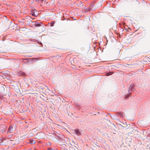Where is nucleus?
<instances>
[{
    "instance_id": "f257e3e1",
    "label": "nucleus",
    "mask_w": 150,
    "mask_h": 150,
    "mask_svg": "<svg viewBox=\"0 0 150 150\" xmlns=\"http://www.w3.org/2000/svg\"><path fill=\"white\" fill-rule=\"evenodd\" d=\"M15 129H14L12 125H10L7 131V133H12L15 131Z\"/></svg>"
},
{
    "instance_id": "f03ea898",
    "label": "nucleus",
    "mask_w": 150,
    "mask_h": 150,
    "mask_svg": "<svg viewBox=\"0 0 150 150\" xmlns=\"http://www.w3.org/2000/svg\"><path fill=\"white\" fill-rule=\"evenodd\" d=\"M35 12H37V11L35 8H33L31 11L30 13L33 16L36 17L38 16V14L37 13L36 14H35Z\"/></svg>"
},
{
    "instance_id": "7ed1b4c3",
    "label": "nucleus",
    "mask_w": 150,
    "mask_h": 150,
    "mask_svg": "<svg viewBox=\"0 0 150 150\" xmlns=\"http://www.w3.org/2000/svg\"><path fill=\"white\" fill-rule=\"evenodd\" d=\"M96 4L94 2H93L91 3L90 6L88 7V10H93V8L95 6Z\"/></svg>"
},
{
    "instance_id": "20e7f679",
    "label": "nucleus",
    "mask_w": 150,
    "mask_h": 150,
    "mask_svg": "<svg viewBox=\"0 0 150 150\" xmlns=\"http://www.w3.org/2000/svg\"><path fill=\"white\" fill-rule=\"evenodd\" d=\"M116 115L120 117H123V115L121 112H117L116 113Z\"/></svg>"
},
{
    "instance_id": "39448f33",
    "label": "nucleus",
    "mask_w": 150,
    "mask_h": 150,
    "mask_svg": "<svg viewBox=\"0 0 150 150\" xmlns=\"http://www.w3.org/2000/svg\"><path fill=\"white\" fill-rule=\"evenodd\" d=\"M6 128L5 126L1 127L0 128V131L2 133H4L6 132Z\"/></svg>"
},
{
    "instance_id": "423d86ee",
    "label": "nucleus",
    "mask_w": 150,
    "mask_h": 150,
    "mask_svg": "<svg viewBox=\"0 0 150 150\" xmlns=\"http://www.w3.org/2000/svg\"><path fill=\"white\" fill-rule=\"evenodd\" d=\"M43 23L42 22H40V23H38L37 21L35 22V23L34 24V25L35 27H39Z\"/></svg>"
},
{
    "instance_id": "0eeeda50",
    "label": "nucleus",
    "mask_w": 150,
    "mask_h": 150,
    "mask_svg": "<svg viewBox=\"0 0 150 150\" xmlns=\"http://www.w3.org/2000/svg\"><path fill=\"white\" fill-rule=\"evenodd\" d=\"M70 150H79L78 149L74 146L70 147Z\"/></svg>"
},
{
    "instance_id": "6e6552de",
    "label": "nucleus",
    "mask_w": 150,
    "mask_h": 150,
    "mask_svg": "<svg viewBox=\"0 0 150 150\" xmlns=\"http://www.w3.org/2000/svg\"><path fill=\"white\" fill-rule=\"evenodd\" d=\"M36 142L35 141L33 140H32V139H30V142H29V143H30L31 144H33L35 143Z\"/></svg>"
},
{
    "instance_id": "1a4fd4ad",
    "label": "nucleus",
    "mask_w": 150,
    "mask_h": 150,
    "mask_svg": "<svg viewBox=\"0 0 150 150\" xmlns=\"http://www.w3.org/2000/svg\"><path fill=\"white\" fill-rule=\"evenodd\" d=\"M134 87V86L133 85H130V87L129 88V90H128V91H129V90H130L131 92H132L133 89V88Z\"/></svg>"
},
{
    "instance_id": "9d476101",
    "label": "nucleus",
    "mask_w": 150,
    "mask_h": 150,
    "mask_svg": "<svg viewBox=\"0 0 150 150\" xmlns=\"http://www.w3.org/2000/svg\"><path fill=\"white\" fill-rule=\"evenodd\" d=\"M75 132L77 135H80L81 134V133L78 129L75 130Z\"/></svg>"
},
{
    "instance_id": "9b49d317",
    "label": "nucleus",
    "mask_w": 150,
    "mask_h": 150,
    "mask_svg": "<svg viewBox=\"0 0 150 150\" xmlns=\"http://www.w3.org/2000/svg\"><path fill=\"white\" fill-rule=\"evenodd\" d=\"M113 73H114V72L113 71L110 72H108L107 73L106 75L107 76H109L110 75H111V74H113Z\"/></svg>"
},
{
    "instance_id": "f8f14e48",
    "label": "nucleus",
    "mask_w": 150,
    "mask_h": 150,
    "mask_svg": "<svg viewBox=\"0 0 150 150\" xmlns=\"http://www.w3.org/2000/svg\"><path fill=\"white\" fill-rule=\"evenodd\" d=\"M55 23V21H53L52 22H51L50 23V26L51 27H52V26H53V25Z\"/></svg>"
},
{
    "instance_id": "ddd939ff",
    "label": "nucleus",
    "mask_w": 150,
    "mask_h": 150,
    "mask_svg": "<svg viewBox=\"0 0 150 150\" xmlns=\"http://www.w3.org/2000/svg\"><path fill=\"white\" fill-rule=\"evenodd\" d=\"M79 4H80L79 6L80 7H83V4H82V3L81 1H80Z\"/></svg>"
},
{
    "instance_id": "4468645a",
    "label": "nucleus",
    "mask_w": 150,
    "mask_h": 150,
    "mask_svg": "<svg viewBox=\"0 0 150 150\" xmlns=\"http://www.w3.org/2000/svg\"><path fill=\"white\" fill-rule=\"evenodd\" d=\"M21 74L23 75H25V73H24L20 72L18 73V76L21 75Z\"/></svg>"
},
{
    "instance_id": "2eb2a0df",
    "label": "nucleus",
    "mask_w": 150,
    "mask_h": 150,
    "mask_svg": "<svg viewBox=\"0 0 150 150\" xmlns=\"http://www.w3.org/2000/svg\"><path fill=\"white\" fill-rule=\"evenodd\" d=\"M89 7H88L87 8H85L84 9L85 11L86 12H88V11H90V10H88V8Z\"/></svg>"
},
{
    "instance_id": "dca6fc26",
    "label": "nucleus",
    "mask_w": 150,
    "mask_h": 150,
    "mask_svg": "<svg viewBox=\"0 0 150 150\" xmlns=\"http://www.w3.org/2000/svg\"><path fill=\"white\" fill-rule=\"evenodd\" d=\"M27 18H28L29 19H33V18L31 16H27Z\"/></svg>"
},
{
    "instance_id": "f3484780",
    "label": "nucleus",
    "mask_w": 150,
    "mask_h": 150,
    "mask_svg": "<svg viewBox=\"0 0 150 150\" xmlns=\"http://www.w3.org/2000/svg\"><path fill=\"white\" fill-rule=\"evenodd\" d=\"M48 150H53V149L51 147H48L47 149Z\"/></svg>"
},
{
    "instance_id": "a211bd4d",
    "label": "nucleus",
    "mask_w": 150,
    "mask_h": 150,
    "mask_svg": "<svg viewBox=\"0 0 150 150\" xmlns=\"http://www.w3.org/2000/svg\"><path fill=\"white\" fill-rule=\"evenodd\" d=\"M20 23H21V24H24V22L23 21H19Z\"/></svg>"
},
{
    "instance_id": "6ab92c4d",
    "label": "nucleus",
    "mask_w": 150,
    "mask_h": 150,
    "mask_svg": "<svg viewBox=\"0 0 150 150\" xmlns=\"http://www.w3.org/2000/svg\"><path fill=\"white\" fill-rule=\"evenodd\" d=\"M21 59L23 60V61L24 60H27L28 59H25V58H24V59Z\"/></svg>"
},
{
    "instance_id": "aec40b11",
    "label": "nucleus",
    "mask_w": 150,
    "mask_h": 150,
    "mask_svg": "<svg viewBox=\"0 0 150 150\" xmlns=\"http://www.w3.org/2000/svg\"><path fill=\"white\" fill-rule=\"evenodd\" d=\"M129 96V95H127L126 96V98H127Z\"/></svg>"
},
{
    "instance_id": "412c9836",
    "label": "nucleus",
    "mask_w": 150,
    "mask_h": 150,
    "mask_svg": "<svg viewBox=\"0 0 150 150\" xmlns=\"http://www.w3.org/2000/svg\"><path fill=\"white\" fill-rule=\"evenodd\" d=\"M40 44L41 45H42V43L41 42H40Z\"/></svg>"
},
{
    "instance_id": "4be33fe9",
    "label": "nucleus",
    "mask_w": 150,
    "mask_h": 150,
    "mask_svg": "<svg viewBox=\"0 0 150 150\" xmlns=\"http://www.w3.org/2000/svg\"><path fill=\"white\" fill-rule=\"evenodd\" d=\"M24 20H25V19H24L23 18V19H22V21H23Z\"/></svg>"
},
{
    "instance_id": "5701e85b",
    "label": "nucleus",
    "mask_w": 150,
    "mask_h": 150,
    "mask_svg": "<svg viewBox=\"0 0 150 150\" xmlns=\"http://www.w3.org/2000/svg\"><path fill=\"white\" fill-rule=\"evenodd\" d=\"M40 89H42V87H40Z\"/></svg>"
},
{
    "instance_id": "b1692460",
    "label": "nucleus",
    "mask_w": 150,
    "mask_h": 150,
    "mask_svg": "<svg viewBox=\"0 0 150 150\" xmlns=\"http://www.w3.org/2000/svg\"><path fill=\"white\" fill-rule=\"evenodd\" d=\"M126 30L127 31H128V30Z\"/></svg>"
},
{
    "instance_id": "393cba45",
    "label": "nucleus",
    "mask_w": 150,
    "mask_h": 150,
    "mask_svg": "<svg viewBox=\"0 0 150 150\" xmlns=\"http://www.w3.org/2000/svg\"><path fill=\"white\" fill-rule=\"evenodd\" d=\"M35 59H37V58H35Z\"/></svg>"
}]
</instances>
